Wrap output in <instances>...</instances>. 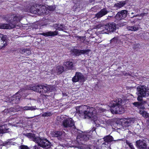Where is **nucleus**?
I'll return each mask as SVG.
<instances>
[{
	"instance_id": "obj_11",
	"label": "nucleus",
	"mask_w": 149,
	"mask_h": 149,
	"mask_svg": "<svg viewBox=\"0 0 149 149\" xmlns=\"http://www.w3.org/2000/svg\"><path fill=\"white\" fill-rule=\"evenodd\" d=\"M127 11L125 10H121L118 12L115 16L116 18L118 20H120L123 19L127 16Z\"/></svg>"
},
{
	"instance_id": "obj_41",
	"label": "nucleus",
	"mask_w": 149,
	"mask_h": 149,
	"mask_svg": "<svg viewBox=\"0 0 149 149\" xmlns=\"http://www.w3.org/2000/svg\"><path fill=\"white\" fill-rule=\"evenodd\" d=\"M105 122H106L108 125H109L111 124V120H105Z\"/></svg>"
},
{
	"instance_id": "obj_38",
	"label": "nucleus",
	"mask_w": 149,
	"mask_h": 149,
	"mask_svg": "<svg viewBox=\"0 0 149 149\" xmlns=\"http://www.w3.org/2000/svg\"><path fill=\"white\" fill-rule=\"evenodd\" d=\"M55 9V7L54 6H49L47 7V9L50 11H53Z\"/></svg>"
},
{
	"instance_id": "obj_62",
	"label": "nucleus",
	"mask_w": 149,
	"mask_h": 149,
	"mask_svg": "<svg viewBox=\"0 0 149 149\" xmlns=\"http://www.w3.org/2000/svg\"><path fill=\"white\" fill-rule=\"evenodd\" d=\"M148 149H149V148H148Z\"/></svg>"
},
{
	"instance_id": "obj_59",
	"label": "nucleus",
	"mask_w": 149,
	"mask_h": 149,
	"mask_svg": "<svg viewBox=\"0 0 149 149\" xmlns=\"http://www.w3.org/2000/svg\"><path fill=\"white\" fill-rule=\"evenodd\" d=\"M134 13L132 12V13H131V14H134Z\"/></svg>"
},
{
	"instance_id": "obj_21",
	"label": "nucleus",
	"mask_w": 149,
	"mask_h": 149,
	"mask_svg": "<svg viewBox=\"0 0 149 149\" xmlns=\"http://www.w3.org/2000/svg\"><path fill=\"white\" fill-rule=\"evenodd\" d=\"M127 29L128 31H136L139 30V27L138 25H134L132 26H127Z\"/></svg>"
},
{
	"instance_id": "obj_30",
	"label": "nucleus",
	"mask_w": 149,
	"mask_h": 149,
	"mask_svg": "<svg viewBox=\"0 0 149 149\" xmlns=\"http://www.w3.org/2000/svg\"><path fill=\"white\" fill-rule=\"evenodd\" d=\"M125 4V2L124 1L119 2L118 3L115 4L114 6L117 8H120L124 6Z\"/></svg>"
},
{
	"instance_id": "obj_61",
	"label": "nucleus",
	"mask_w": 149,
	"mask_h": 149,
	"mask_svg": "<svg viewBox=\"0 0 149 149\" xmlns=\"http://www.w3.org/2000/svg\"><path fill=\"white\" fill-rule=\"evenodd\" d=\"M15 118H13V119H14H14H15Z\"/></svg>"
},
{
	"instance_id": "obj_50",
	"label": "nucleus",
	"mask_w": 149,
	"mask_h": 149,
	"mask_svg": "<svg viewBox=\"0 0 149 149\" xmlns=\"http://www.w3.org/2000/svg\"><path fill=\"white\" fill-rule=\"evenodd\" d=\"M129 16H130V17H131V18H133L134 17H138V16H140V15H139V14L136 15H134L133 16H130V15H129Z\"/></svg>"
},
{
	"instance_id": "obj_26",
	"label": "nucleus",
	"mask_w": 149,
	"mask_h": 149,
	"mask_svg": "<svg viewBox=\"0 0 149 149\" xmlns=\"http://www.w3.org/2000/svg\"><path fill=\"white\" fill-rule=\"evenodd\" d=\"M113 137L111 136L108 135L103 138L104 141L107 143L111 142L113 141Z\"/></svg>"
},
{
	"instance_id": "obj_47",
	"label": "nucleus",
	"mask_w": 149,
	"mask_h": 149,
	"mask_svg": "<svg viewBox=\"0 0 149 149\" xmlns=\"http://www.w3.org/2000/svg\"><path fill=\"white\" fill-rule=\"evenodd\" d=\"M126 144L128 145L129 146L132 143H130L129 141L127 140L126 141Z\"/></svg>"
},
{
	"instance_id": "obj_36",
	"label": "nucleus",
	"mask_w": 149,
	"mask_h": 149,
	"mask_svg": "<svg viewBox=\"0 0 149 149\" xmlns=\"http://www.w3.org/2000/svg\"><path fill=\"white\" fill-rule=\"evenodd\" d=\"M52 115L51 113L50 112H45L42 115V116L43 117H48Z\"/></svg>"
},
{
	"instance_id": "obj_56",
	"label": "nucleus",
	"mask_w": 149,
	"mask_h": 149,
	"mask_svg": "<svg viewBox=\"0 0 149 149\" xmlns=\"http://www.w3.org/2000/svg\"><path fill=\"white\" fill-rule=\"evenodd\" d=\"M147 118H148V122H149V116H148V117H147Z\"/></svg>"
},
{
	"instance_id": "obj_13",
	"label": "nucleus",
	"mask_w": 149,
	"mask_h": 149,
	"mask_svg": "<svg viewBox=\"0 0 149 149\" xmlns=\"http://www.w3.org/2000/svg\"><path fill=\"white\" fill-rule=\"evenodd\" d=\"M38 87H39L40 91L42 89L43 93H46L49 91L51 89V86L46 84H43L38 85Z\"/></svg>"
},
{
	"instance_id": "obj_44",
	"label": "nucleus",
	"mask_w": 149,
	"mask_h": 149,
	"mask_svg": "<svg viewBox=\"0 0 149 149\" xmlns=\"http://www.w3.org/2000/svg\"><path fill=\"white\" fill-rule=\"evenodd\" d=\"M99 110L100 111L104 112L106 111V110L103 108H100L99 109Z\"/></svg>"
},
{
	"instance_id": "obj_37",
	"label": "nucleus",
	"mask_w": 149,
	"mask_h": 149,
	"mask_svg": "<svg viewBox=\"0 0 149 149\" xmlns=\"http://www.w3.org/2000/svg\"><path fill=\"white\" fill-rule=\"evenodd\" d=\"M72 80L73 82H74L79 81V80L78 78V77L77 75H76V73L75 76L72 78Z\"/></svg>"
},
{
	"instance_id": "obj_57",
	"label": "nucleus",
	"mask_w": 149,
	"mask_h": 149,
	"mask_svg": "<svg viewBox=\"0 0 149 149\" xmlns=\"http://www.w3.org/2000/svg\"><path fill=\"white\" fill-rule=\"evenodd\" d=\"M94 0H90V1L91 2H92L93 1H94Z\"/></svg>"
},
{
	"instance_id": "obj_2",
	"label": "nucleus",
	"mask_w": 149,
	"mask_h": 149,
	"mask_svg": "<svg viewBox=\"0 0 149 149\" xmlns=\"http://www.w3.org/2000/svg\"><path fill=\"white\" fill-rule=\"evenodd\" d=\"M137 91L136 93L138 95L137 100L138 101L134 102L132 104L138 108L143 109L146 102L143 100L142 97L149 96V89L145 86H139L137 87Z\"/></svg>"
},
{
	"instance_id": "obj_46",
	"label": "nucleus",
	"mask_w": 149,
	"mask_h": 149,
	"mask_svg": "<svg viewBox=\"0 0 149 149\" xmlns=\"http://www.w3.org/2000/svg\"><path fill=\"white\" fill-rule=\"evenodd\" d=\"M139 113L140 114L142 115L143 113H145V112L143 110H140Z\"/></svg>"
},
{
	"instance_id": "obj_28",
	"label": "nucleus",
	"mask_w": 149,
	"mask_h": 149,
	"mask_svg": "<svg viewBox=\"0 0 149 149\" xmlns=\"http://www.w3.org/2000/svg\"><path fill=\"white\" fill-rule=\"evenodd\" d=\"M9 129L5 128V125H3L0 127V134H3V133H7L8 132V131Z\"/></svg>"
},
{
	"instance_id": "obj_10",
	"label": "nucleus",
	"mask_w": 149,
	"mask_h": 149,
	"mask_svg": "<svg viewBox=\"0 0 149 149\" xmlns=\"http://www.w3.org/2000/svg\"><path fill=\"white\" fill-rule=\"evenodd\" d=\"M39 7L38 8V14L39 15H47L49 12L45 6L44 5H39Z\"/></svg>"
},
{
	"instance_id": "obj_25",
	"label": "nucleus",
	"mask_w": 149,
	"mask_h": 149,
	"mask_svg": "<svg viewBox=\"0 0 149 149\" xmlns=\"http://www.w3.org/2000/svg\"><path fill=\"white\" fill-rule=\"evenodd\" d=\"M64 65L66 66V68L67 70L71 69L73 67V63L70 61L65 62L64 63Z\"/></svg>"
},
{
	"instance_id": "obj_6",
	"label": "nucleus",
	"mask_w": 149,
	"mask_h": 149,
	"mask_svg": "<svg viewBox=\"0 0 149 149\" xmlns=\"http://www.w3.org/2000/svg\"><path fill=\"white\" fill-rule=\"evenodd\" d=\"M74 122L71 118H68L64 119L63 121L62 125L64 128H69L73 127L74 129L75 128L74 125Z\"/></svg>"
},
{
	"instance_id": "obj_45",
	"label": "nucleus",
	"mask_w": 149,
	"mask_h": 149,
	"mask_svg": "<svg viewBox=\"0 0 149 149\" xmlns=\"http://www.w3.org/2000/svg\"><path fill=\"white\" fill-rule=\"evenodd\" d=\"M142 115L144 117L147 118V117H148V114H147L145 112V113H143V114H142Z\"/></svg>"
},
{
	"instance_id": "obj_17",
	"label": "nucleus",
	"mask_w": 149,
	"mask_h": 149,
	"mask_svg": "<svg viewBox=\"0 0 149 149\" xmlns=\"http://www.w3.org/2000/svg\"><path fill=\"white\" fill-rule=\"evenodd\" d=\"M19 110V107L18 106H17L15 107H11L8 109H5L4 111V113H8L12 112H16Z\"/></svg>"
},
{
	"instance_id": "obj_24",
	"label": "nucleus",
	"mask_w": 149,
	"mask_h": 149,
	"mask_svg": "<svg viewBox=\"0 0 149 149\" xmlns=\"http://www.w3.org/2000/svg\"><path fill=\"white\" fill-rule=\"evenodd\" d=\"M40 85H31L30 86V90L35 91L37 92H41V91H40L39 87H38V86Z\"/></svg>"
},
{
	"instance_id": "obj_9",
	"label": "nucleus",
	"mask_w": 149,
	"mask_h": 149,
	"mask_svg": "<svg viewBox=\"0 0 149 149\" xmlns=\"http://www.w3.org/2000/svg\"><path fill=\"white\" fill-rule=\"evenodd\" d=\"M136 146L139 149H146L147 145L145 140H140L136 142Z\"/></svg>"
},
{
	"instance_id": "obj_14",
	"label": "nucleus",
	"mask_w": 149,
	"mask_h": 149,
	"mask_svg": "<svg viewBox=\"0 0 149 149\" xmlns=\"http://www.w3.org/2000/svg\"><path fill=\"white\" fill-rule=\"evenodd\" d=\"M65 132L63 131H56L52 133V135L53 137H57L58 139L61 140L63 137L62 136L64 135Z\"/></svg>"
},
{
	"instance_id": "obj_29",
	"label": "nucleus",
	"mask_w": 149,
	"mask_h": 149,
	"mask_svg": "<svg viewBox=\"0 0 149 149\" xmlns=\"http://www.w3.org/2000/svg\"><path fill=\"white\" fill-rule=\"evenodd\" d=\"M90 136L88 133H83L81 136V139L85 141L88 140L89 139Z\"/></svg>"
},
{
	"instance_id": "obj_52",
	"label": "nucleus",
	"mask_w": 149,
	"mask_h": 149,
	"mask_svg": "<svg viewBox=\"0 0 149 149\" xmlns=\"http://www.w3.org/2000/svg\"><path fill=\"white\" fill-rule=\"evenodd\" d=\"M85 38V37H83V36H82V37H81V36H79L78 37V38L79 39H82V40H84V38Z\"/></svg>"
},
{
	"instance_id": "obj_27",
	"label": "nucleus",
	"mask_w": 149,
	"mask_h": 149,
	"mask_svg": "<svg viewBox=\"0 0 149 149\" xmlns=\"http://www.w3.org/2000/svg\"><path fill=\"white\" fill-rule=\"evenodd\" d=\"M64 67L62 66H58L56 68V72L58 74L61 73L64 71Z\"/></svg>"
},
{
	"instance_id": "obj_39",
	"label": "nucleus",
	"mask_w": 149,
	"mask_h": 149,
	"mask_svg": "<svg viewBox=\"0 0 149 149\" xmlns=\"http://www.w3.org/2000/svg\"><path fill=\"white\" fill-rule=\"evenodd\" d=\"M18 51L20 53L24 54L26 52V49H18Z\"/></svg>"
},
{
	"instance_id": "obj_7",
	"label": "nucleus",
	"mask_w": 149,
	"mask_h": 149,
	"mask_svg": "<svg viewBox=\"0 0 149 149\" xmlns=\"http://www.w3.org/2000/svg\"><path fill=\"white\" fill-rule=\"evenodd\" d=\"M104 27L105 29L104 31H106L104 32L106 33L109 31L113 32L116 29V24L113 22L109 23L104 25Z\"/></svg>"
},
{
	"instance_id": "obj_1",
	"label": "nucleus",
	"mask_w": 149,
	"mask_h": 149,
	"mask_svg": "<svg viewBox=\"0 0 149 149\" xmlns=\"http://www.w3.org/2000/svg\"><path fill=\"white\" fill-rule=\"evenodd\" d=\"M76 109L77 112H79V114L82 115L84 118L93 120L96 125H99L100 123H105V120L104 118H98L94 108L84 105L77 107Z\"/></svg>"
},
{
	"instance_id": "obj_16",
	"label": "nucleus",
	"mask_w": 149,
	"mask_h": 149,
	"mask_svg": "<svg viewBox=\"0 0 149 149\" xmlns=\"http://www.w3.org/2000/svg\"><path fill=\"white\" fill-rule=\"evenodd\" d=\"M16 26V24L10 23L8 24H2L0 25V29H8L13 28Z\"/></svg>"
},
{
	"instance_id": "obj_4",
	"label": "nucleus",
	"mask_w": 149,
	"mask_h": 149,
	"mask_svg": "<svg viewBox=\"0 0 149 149\" xmlns=\"http://www.w3.org/2000/svg\"><path fill=\"white\" fill-rule=\"evenodd\" d=\"M37 139L36 143L40 147L45 148H48L51 146V143L45 138L38 137Z\"/></svg>"
},
{
	"instance_id": "obj_5",
	"label": "nucleus",
	"mask_w": 149,
	"mask_h": 149,
	"mask_svg": "<svg viewBox=\"0 0 149 149\" xmlns=\"http://www.w3.org/2000/svg\"><path fill=\"white\" fill-rule=\"evenodd\" d=\"M22 17L18 14H9L7 17H6L5 19L8 22H19L22 19Z\"/></svg>"
},
{
	"instance_id": "obj_22",
	"label": "nucleus",
	"mask_w": 149,
	"mask_h": 149,
	"mask_svg": "<svg viewBox=\"0 0 149 149\" xmlns=\"http://www.w3.org/2000/svg\"><path fill=\"white\" fill-rule=\"evenodd\" d=\"M54 27L56 30H58L63 31L65 29V26L61 24H55L54 25Z\"/></svg>"
},
{
	"instance_id": "obj_33",
	"label": "nucleus",
	"mask_w": 149,
	"mask_h": 149,
	"mask_svg": "<svg viewBox=\"0 0 149 149\" xmlns=\"http://www.w3.org/2000/svg\"><path fill=\"white\" fill-rule=\"evenodd\" d=\"M118 40L117 37H114L110 40V43L113 45H115L117 43Z\"/></svg>"
},
{
	"instance_id": "obj_40",
	"label": "nucleus",
	"mask_w": 149,
	"mask_h": 149,
	"mask_svg": "<svg viewBox=\"0 0 149 149\" xmlns=\"http://www.w3.org/2000/svg\"><path fill=\"white\" fill-rule=\"evenodd\" d=\"M21 149H30L28 147L22 145L20 146Z\"/></svg>"
},
{
	"instance_id": "obj_48",
	"label": "nucleus",
	"mask_w": 149,
	"mask_h": 149,
	"mask_svg": "<svg viewBox=\"0 0 149 149\" xmlns=\"http://www.w3.org/2000/svg\"><path fill=\"white\" fill-rule=\"evenodd\" d=\"M40 147L35 146L33 147L32 149H40Z\"/></svg>"
},
{
	"instance_id": "obj_3",
	"label": "nucleus",
	"mask_w": 149,
	"mask_h": 149,
	"mask_svg": "<svg viewBox=\"0 0 149 149\" xmlns=\"http://www.w3.org/2000/svg\"><path fill=\"white\" fill-rule=\"evenodd\" d=\"M113 102L111 106V110L113 113L120 114L124 111V109L123 107L122 100L121 98L118 99Z\"/></svg>"
},
{
	"instance_id": "obj_34",
	"label": "nucleus",
	"mask_w": 149,
	"mask_h": 149,
	"mask_svg": "<svg viewBox=\"0 0 149 149\" xmlns=\"http://www.w3.org/2000/svg\"><path fill=\"white\" fill-rule=\"evenodd\" d=\"M16 97L15 96L13 95L10 98L9 100H8V102H12L13 103H15L16 100Z\"/></svg>"
},
{
	"instance_id": "obj_53",
	"label": "nucleus",
	"mask_w": 149,
	"mask_h": 149,
	"mask_svg": "<svg viewBox=\"0 0 149 149\" xmlns=\"http://www.w3.org/2000/svg\"><path fill=\"white\" fill-rule=\"evenodd\" d=\"M106 142H104V143H103L102 144V145H106Z\"/></svg>"
},
{
	"instance_id": "obj_43",
	"label": "nucleus",
	"mask_w": 149,
	"mask_h": 149,
	"mask_svg": "<svg viewBox=\"0 0 149 149\" xmlns=\"http://www.w3.org/2000/svg\"><path fill=\"white\" fill-rule=\"evenodd\" d=\"M25 53H26L27 55H29L30 54L31 52L29 49H26V52Z\"/></svg>"
},
{
	"instance_id": "obj_58",
	"label": "nucleus",
	"mask_w": 149,
	"mask_h": 149,
	"mask_svg": "<svg viewBox=\"0 0 149 149\" xmlns=\"http://www.w3.org/2000/svg\"><path fill=\"white\" fill-rule=\"evenodd\" d=\"M32 118V117L30 118V117H28L27 118H26L27 119H29V118Z\"/></svg>"
},
{
	"instance_id": "obj_55",
	"label": "nucleus",
	"mask_w": 149,
	"mask_h": 149,
	"mask_svg": "<svg viewBox=\"0 0 149 149\" xmlns=\"http://www.w3.org/2000/svg\"><path fill=\"white\" fill-rule=\"evenodd\" d=\"M133 146V145H132V144L130 146H129V147H130V148H131V147H132V146Z\"/></svg>"
},
{
	"instance_id": "obj_19",
	"label": "nucleus",
	"mask_w": 149,
	"mask_h": 149,
	"mask_svg": "<svg viewBox=\"0 0 149 149\" xmlns=\"http://www.w3.org/2000/svg\"><path fill=\"white\" fill-rule=\"evenodd\" d=\"M58 31H49L45 33H41L40 34L46 37L54 36L58 34Z\"/></svg>"
},
{
	"instance_id": "obj_15",
	"label": "nucleus",
	"mask_w": 149,
	"mask_h": 149,
	"mask_svg": "<svg viewBox=\"0 0 149 149\" xmlns=\"http://www.w3.org/2000/svg\"><path fill=\"white\" fill-rule=\"evenodd\" d=\"M108 13V11L106 8H103L95 15V17L97 18H99L106 15Z\"/></svg>"
},
{
	"instance_id": "obj_31",
	"label": "nucleus",
	"mask_w": 149,
	"mask_h": 149,
	"mask_svg": "<svg viewBox=\"0 0 149 149\" xmlns=\"http://www.w3.org/2000/svg\"><path fill=\"white\" fill-rule=\"evenodd\" d=\"M129 123V120L125 119V120L123 122H122V125L123 126H125V128H123V129L126 130L127 129V127H128V124Z\"/></svg>"
},
{
	"instance_id": "obj_23",
	"label": "nucleus",
	"mask_w": 149,
	"mask_h": 149,
	"mask_svg": "<svg viewBox=\"0 0 149 149\" xmlns=\"http://www.w3.org/2000/svg\"><path fill=\"white\" fill-rule=\"evenodd\" d=\"M76 73V75L78 77L79 81L82 82H84L85 81L84 77L82 74L79 72H77Z\"/></svg>"
},
{
	"instance_id": "obj_32",
	"label": "nucleus",
	"mask_w": 149,
	"mask_h": 149,
	"mask_svg": "<svg viewBox=\"0 0 149 149\" xmlns=\"http://www.w3.org/2000/svg\"><path fill=\"white\" fill-rule=\"evenodd\" d=\"M36 106H31V107H28V106H25L23 107L22 109L24 110H34L36 109Z\"/></svg>"
},
{
	"instance_id": "obj_8",
	"label": "nucleus",
	"mask_w": 149,
	"mask_h": 149,
	"mask_svg": "<svg viewBox=\"0 0 149 149\" xmlns=\"http://www.w3.org/2000/svg\"><path fill=\"white\" fill-rule=\"evenodd\" d=\"M6 36L0 34V49H3L7 45Z\"/></svg>"
},
{
	"instance_id": "obj_54",
	"label": "nucleus",
	"mask_w": 149,
	"mask_h": 149,
	"mask_svg": "<svg viewBox=\"0 0 149 149\" xmlns=\"http://www.w3.org/2000/svg\"><path fill=\"white\" fill-rule=\"evenodd\" d=\"M131 148V149H135L133 146L131 147V148Z\"/></svg>"
},
{
	"instance_id": "obj_49",
	"label": "nucleus",
	"mask_w": 149,
	"mask_h": 149,
	"mask_svg": "<svg viewBox=\"0 0 149 149\" xmlns=\"http://www.w3.org/2000/svg\"><path fill=\"white\" fill-rule=\"evenodd\" d=\"M147 13H143L141 14L140 15V16H142V17H143L144 16L147 15Z\"/></svg>"
},
{
	"instance_id": "obj_12",
	"label": "nucleus",
	"mask_w": 149,
	"mask_h": 149,
	"mask_svg": "<svg viewBox=\"0 0 149 149\" xmlns=\"http://www.w3.org/2000/svg\"><path fill=\"white\" fill-rule=\"evenodd\" d=\"M90 51L89 49L80 50L77 49H73L72 52L76 55L79 56L82 54H88Z\"/></svg>"
},
{
	"instance_id": "obj_42",
	"label": "nucleus",
	"mask_w": 149,
	"mask_h": 149,
	"mask_svg": "<svg viewBox=\"0 0 149 149\" xmlns=\"http://www.w3.org/2000/svg\"><path fill=\"white\" fill-rule=\"evenodd\" d=\"M18 119H19V118H15V123L17 124L19 123H20V122H21V120H18Z\"/></svg>"
},
{
	"instance_id": "obj_60",
	"label": "nucleus",
	"mask_w": 149,
	"mask_h": 149,
	"mask_svg": "<svg viewBox=\"0 0 149 149\" xmlns=\"http://www.w3.org/2000/svg\"><path fill=\"white\" fill-rule=\"evenodd\" d=\"M118 140H117L116 141H115V142H116V141H117Z\"/></svg>"
},
{
	"instance_id": "obj_51",
	"label": "nucleus",
	"mask_w": 149,
	"mask_h": 149,
	"mask_svg": "<svg viewBox=\"0 0 149 149\" xmlns=\"http://www.w3.org/2000/svg\"><path fill=\"white\" fill-rule=\"evenodd\" d=\"M63 147V146L62 145H58V148H60V149H62V148Z\"/></svg>"
},
{
	"instance_id": "obj_35",
	"label": "nucleus",
	"mask_w": 149,
	"mask_h": 149,
	"mask_svg": "<svg viewBox=\"0 0 149 149\" xmlns=\"http://www.w3.org/2000/svg\"><path fill=\"white\" fill-rule=\"evenodd\" d=\"M18 93H16L14 96H15L16 97V100L15 103H18L19 101V99L21 98L20 96L18 95Z\"/></svg>"
},
{
	"instance_id": "obj_20",
	"label": "nucleus",
	"mask_w": 149,
	"mask_h": 149,
	"mask_svg": "<svg viewBox=\"0 0 149 149\" xmlns=\"http://www.w3.org/2000/svg\"><path fill=\"white\" fill-rule=\"evenodd\" d=\"M26 136L29 138L31 139V140L33 141L36 143L37 139L38 138V137H36L35 136V135L32 133H27L26 134Z\"/></svg>"
},
{
	"instance_id": "obj_18",
	"label": "nucleus",
	"mask_w": 149,
	"mask_h": 149,
	"mask_svg": "<svg viewBox=\"0 0 149 149\" xmlns=\"http://www.w3.org/2000/svg\"><path fill=\"white\" fill-rule=\"evenodd\" d=\"M39 7V5H34L31 7L29 9V11L32 13L37 14L38 8Z\"/></svg>"
}]
</instances>
